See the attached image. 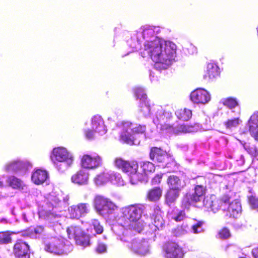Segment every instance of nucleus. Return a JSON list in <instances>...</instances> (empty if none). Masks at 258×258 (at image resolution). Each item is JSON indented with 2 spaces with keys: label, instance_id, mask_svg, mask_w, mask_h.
Instances as JSON below:
<instances>
[{
  "label": "nucleus",
  "instance_id": "1a4fd4ad",
  "mask_svg": "<svg viewBox=\"0 0 258 258\" xmlns=\"http://www.w3.org/2000/svg\"><path fill=\"white\" fill-rule=\"evenodd\" d=\"M93 204L96 212L104 217H108L117 208L110 199L101 195H96L95 197Z\"/></svg>",
  "mask_w": 258,
  "mask_h": 258
},
{
  "label": "nucleus",
  "instance_id": "5fc2aeb1",
  "mask_svg": "<svg viewBox=\"0 0 258 258\" xmlns=\"http://www.w3.org/2000/svg\"><path fill=\"white\" fill-rule=\"evenodd\" d=\"M63 202H62V204L61 205V209L63 207H66L69 204L68 201L69 200V197L68 195H66L65 197H63Z\"/></svg>",
  "mask_w": 258,
  "mask_h": 258
},
{
  "label": "nucleus",
  "instance_id": "6e6d98bb",
  "mask_svg": "<svg viewBox=\"0 0 258 258\" xmlns=\"http://www.w3.org/2000/svg\"><path fill=\"white\" fill-rule=\"evenodd\" d=\"M251 253L254 258H258V247L253 248L251 251Z\"/></svg>",
  "mask_w": 258,
  "mask_h": 258
},
{
  "label": "nucleus",
  "instance_id": "052dcab7",
  "mask_svg": "<svg viewBox=\"0 0 258 258\" xmlns=\"http://www.w3.org/2000/svg\"><path fill=\"white\" fill-rule=\"evenodd\" d=\"M182 228V227L178 228L177 229V230H178V231H180Z\"/></svg>",
  "mask_w": 258,
  "mask_h": 258
},
{
  "label": "nucleus",
  "instance_id": "f03ea898",
  "mask_svg": "<svg viewBox=\"0 0 258 258\" xmlns=\"http://www.w3.org/2000/svg\"><path fill=\"white\" fill-rule=\"evenodd\" d=\"M144 210L142 204L131 205L121 209V216L117 220L121 232L119 235H135L145 230L147 222L142 217Z\"/></svg>",
  "mask_w": 258,
  "mask_h": 258
},
{
  "label": "nucleus",
  "instance_id": "a18cd8bd",
  "mask_svg": "<svg viewBox=\"0 0 258 258\" xmlns=\"http://www.w3.org/2000/svg\"><path fill=\"white\" fill-rule=\"evenodd\" d=\"M230 236V233L229 229L224 228L218 232L219 238L222 239H227Z\"/></svg>",
  "mask_w": 258,
  "mask_h": 258
},
{
  "label": "nucleus",
  "instance_id": "c756f323",
  "mask_svg": "<svg viewBox=\"0 0 258 258\" xmlns=\"http://www.w3.org/2000/svg\"><path fill=\"white\" fill-rule=\"evenodd\" d=\"M167 183L169 188L179 191H181L186 185V183L184 180L173 175L168 177Z\"/></svg>",
  "mask_w": 258,
  "mask_h": 258
},
{
  "label": "nucleus",
  "instance_id": "9b49d317",
  "mask_svg": "<svg viewBox=\"0 0 258 258\" xmlns=\"http://www.w3.org/2000/svg\"><path fill=\"white\" fill-rule=\"evenodd\" d=\"M219 210L227 212V215L230 217L238 218L241 214L242 207L238 200H235L232 202L228 196H224L220 199H218Z\"/></svg>",
  "mask_w": 258,
  "mask_h": 258
},
{
  "label": "nucleus",
  "instance_id": "ea45409f",
  "mask_svg": "<svg viewBox=\"0 0 258 258\" xmlns=\"http://www.w3.org/2000/svg\"><path fill=\"white\" fill-rule=\"evenodd\" d=\"M131 130L133 131L134 137L135 139L137 135L143 134L145 132L146 130V126L145 125L133 122V127Z\"/></svg>",
  "mask_w": 258,
  "mask_h": 258
},
{
  "label": "nucleus",
  "instance_id": "4d7b16f0",
  "mask_svg": "<svg viewBox=\"0 0 258 258\" xmlns=\"http://www.w3.org/2000/svg\"><path fill=\"white\" fill-rule=\"evenodd\" d=\"M245 225L244 224H239V223L238 222H235L234 224V226L237 228V229H239V228H242L243 227H244Z\"/></svg>",
  "mask_w": 258,
  "mask_h": 258
},
{
  "label": "nucleus",
  "instance_id": "e433bc0d",
  "mask_svg": "<svg viewBox=\"0 0 258 258\" xmlns=\"http://www.w3.org/2000/svg\"><path fill=\"white\" fill-rule=\"evenodd\" d=\"M223 105L228 108L230 111H234L236 108H239L238 101L235 98L232 97H229L224 99L222 100Z\"/></svg>",
  "mask_w": 258,
  "mask_h": 258
},
{
  "label": "nucleus",
  "instance_id": "6e6552de",
  "mask_svg": "<svg viewBox=\"0 0 258 258\" xmlns=\"http://www.w3.org/2000/svg\"><path fill=\"white\" fill-rule=\"evenodd\" d=\"M134 235H119L121 241L125 243V246L133 252L141 255H145L149 252L150 245L147 241L137 238L132 239Z\"/></svg>",
  "mask_w": 258,
  "mask_h": 258
},
{
  "label": "nucleus",
  "instance_id": "0eeeda50",
  "mask_svg": "<svg viewBox=\"0 0 258 258\" xmlns=\"http://www.w3.org/2000/svg\"><path fill=\"white\" fill-rule=\"evenodd\" d=\"M134 94L137 100H139V111L146 118L150 117L152 120L155 117L154 108L155 106L160 105L153 104L151 105L147 99V95L144 89L137 87L134 89Z\"/></svg>",
  "mask_w": 258,
  "mask_h": 258
},
{
  "label": "nucleus",
  "instance_id": "7c9ffc66",
  "mask_svg": "<svg viewBox=\"0 0 258 258\" xmlns=\"http://www.w3.org/2000/svg\"><path fill=\"white\" fill-rule=\"evenodd\" d=\"M7 182L13 189H17L24 192L28 191V186L20 179L14 176L9 177Z\"/></svg>",
  "mask_w": 258,
  "mask_h": 258
},
{
  "label": "nucleus",
  "instance_id": "9d476101",
  "mask_svg": "<svg viewBox=\"0 0 258 258\" xmlns=\"http://www.w3.org/2000/svg\"><path fill=\"white\" fill-rule=\"evenodd\" d=\"M44 249L46 251L55 254H67L72 249V245L63 238L51 237L45 241Z\"/></svg>",
  "mask_w": 258,
  "mask_h": 258
},
{
  "label": "nucleus",
  "instance_id": "c03bdc74",
  "mask_svg": "<svg viewBox=\"0 0 258 258\" xmlns=\"http://www.w3.org/2000/svg\"><path fill=\"white\" fill-rule=\"evenodd\" d=\"M92 225L97 234H100L103 231V228L100 225V222L97 220H93L92 221Z\"/></svg>",
  "mask_w": 258,
  "mask_h": 258
},
{
  "label": "nucleus",
  "instance_id": "4468645a",
  "mask_svg": "<svg viewBox=\"0 0 258 258\" xmlns=\"http://www.w3.org/2000/svg\"><path fill=\"white\" fill-rule=\"evenodd\" d=\"M150 157L153 161L162 163L164 168H172L175 166V162L172 157L161 148L157 147L151 148Z\"/></svg>",
  "mask_w": 258,
  "mask_h": 258
},
{
  "label": "nucleus",
  "instance_id": "20e7f679",
  "mask_svg": "<svg viewBox=\"0 0 258 258\" xmlns=\"http://www.w3.org/2000/svg\"><path fill=\"white\" fill-rule=\"evenodd\" d=\"M205 195V187L202 185H197L195 187L194 193L187 194L183 197L182 206L188 209L192 205L206 211L217 213L220 204L218 199L214 195L210 197H206Z\"/></svg>",
  "mask_w": 258,
  "mask_h": 258
},
{
  "label": "nucleus",
  "instance_id": "13d9d810",
  "mask_svg": "<svg viewBox=\"0 0 258 258\" xmlns=\"http://www.w3.org/2000/svg\"><path fill=\"white\" fill-rule=\"evenodd\" d=\"M235 246L234 245H226L225 247V250L226 251H229V249L230 248H235Z\"/></svg>",
  "mask_w": 258,
  "mask_h": 258
},
{
  "label": "nucleus",
  "instance_id": "b1692460",
  "mask_svg": "<svg viewBox=\"0 0 258 258\" xmlns=\"http://www.w3.org/2000/svg\"><path fill=\"white\" fill-rule=\"evenodd\" d=\"M82 229L79 227L73 225L68 227L67 230L69 238L74 240L77 244H86L88 243L87 237H83V241L80 239V234L82 233Z\"/></svg>",
  "mask_w": 258,
  "mask_h": 258
},
{
  "label": "nucleus",
  "instance_id": "37998d69",
  "mask_svg": "<svg viewBox=\"0 0 258 258\" xmlns=\"http://www.w3.org/2000/svg\"><path fill=\"white\" fill-rule=\"evenodd\" d=\"M39 215L40 217H43L44 219H46L47 220L51 221L52 218H54V221L52 222L53 223H58V220L57 215L54 216L53 213H47L46 216L43 214V211H39Z\"/></svg>",
  "mask_w": 258,
  "mask_h": 258
},
{
  "label": "nucleus",
  "instance_id": "c85d7f7f",
  "mask_svg": "<svg viewBox=\"0 0 258 258\" xmlns=\"http://www.w3.org/2000/svg\"><path fill=\"white\" fill-rule=\"evenodd\" d=\"M48 179V173L47 171L42 169H36L31 175L32 181L36 185L43 183Z\"/></svg>",
  "mask_w": 258,
  "mask_h": 258
},
{
  "label": "nucleus",
  "instance_id": "393cba45",
  "mask_svg": "<svg viewBox=\"0 0 258 258\" xmlns=\"http://www.w3.org/2000/svg\"><path fill=\"white\" fill-rule=\"evenodd\" d=\"M89 172L82 168L72 175L71 181L78 185H86L89 183Z\"/></svg>",
  "mask_w": 258,
  "mask_h": 258
},
{
  "label": "nucleus",
  "instance_id": "680f3d73",
  "mask_svg": "<svg viewBox=\"0 0 258 258\" xmlns=\"http://www.w3.org/2000/svg\"><path fill=\"white\" fill-rule=\"evenodd\" d=\"M174 170V169H173V168L170 169V170Z\"/></svg>",
  "mask_w": 258,
  "mask_h": 258
},
{
  "label": "nucleus",
  "instance_id": "8fccbe9b",
  "mask_svg": "<svg viewBox=\"0 0 258 258\" xmlns=\"http://www.w3.org/2000/svg\"><path fill=\"white\" fill-rule=\"evenodd\" d=\"M95 133L96 132L93 129H87L84 131L86 138L89 140L93 139Z\"/></svg>",
  "mask_w": 258,
  "mask_h": 258
},
{
  "label": "nucleus",
  "instance_id": "09e8293b",
  "mask_svg": "<svg viewBox=\"0 0 258 258\" xmlns=\"http://www.w3.org/2000/svg\"><path fill=\"white\" fill-rule=\"evenodd\" d=\"M244 147L249 152V153L254 156H256L257 151L255 147H250L249 145L245 144L244 145Z\"/></svg>",
  "mask_w": 258,
  "mask_h": 258
},
{
  "label": "nucleus",
  "instance_id": "a211bd4d",
  "mask_svg": "<svg viewBox=\"0 0 258 258\" xmlns=\"http://www.w3.org/2000/svg\"><path fill=\"white\" fill-rule=\"evenodd\" d=\"M90 209V206L88 203H81L69 207L68 216L71 219H79L89 213Z\"/></svg>",
  "mask_w": 258,
  "mask_h": 258
},
{
  "label": "nucleus",
  "instance_id": "39448f33",
  "mask_svg": "<svg viewBox=\"0 0 258 258\" xmlns=\"http://www.w3.org/2000/svg\"><path fill=\"white\" fill-rule=\"evenodd\" d=\"M50 158L55 168L60 172L67 170L74 161L73 154L63 147L54 148L51 152Z\"/></svg>",
  "mask_w": 258,
  "mask_h": 258
},
{
  "label": "nucleus",
  "instance_id": "864d4df0",
  "mask_svg": "<svg viewBox=\"0 0 258 258\" xmlns=\"http://www.w3.org/2000/svg\"><path fill=\"white\" fill-rule=\"evenodd\" d=\"M80 239H81L82 241L84 240V238H83V237H85V236L87 237H88V243L86 244H84H84H79V245L84 246V247L88 246L90 243V238H89V235L85 234L83 231H82V233L81 234H80Z\"/></svg>",
  "mask_w": 258,
  "mask_h": 258
},
{
  "label": "nucleus",
  "instance_id": "bf43d9fd",
  "mask_svg": "<svg viewBox=\"0 0 258 258\" xmlns=\"http://www.w3.org/2000/svg\"><path fill=\"white\" fill-rule=\"evenodd\" d=\"M186 232H187V230L184 229L182 230V231L181 232L180 234H184L186 233Z\"/></svg>",
  "mask_w": 258,
  "mask_h": 258
},
{
  "label": "nucleus",
  "instance_id": "ddd939ff",
  "mask_svg": "<svg viewBox=\"0 0 258 258\" xmlns=\"http://www.w3.org/2000/svg\"><path fill=\"white\" fill-rule=\"evenodd\" d=\"M155 169L154 164L149 161L138 163V167L133 173L132 184H136L139 181H147L148 175L154 172Z\"/></svg>",
  "mask_w": 258,
  "mask_h": 258
},
{
  "label": "nucleus",
  "instance_id": "c9c22d12",
  "mask_svg": "<svg viewBox=\"0 0 258 258\" xmlns=\"http://www.w3.org/2000/svg\"><path fill=\"white\" fill-rule=\"evenodd\" d=\"M175 114L179 119L187 121L191 117L192 112L187 108L179 109L175 111Z\"/></svg>",
  "mask_w": 258,
  "mask_h": 258
},
{
  "label": "nucleus",
  "instance_id": "cd10ccee",
  "mask_svg": "<svg viewBox=\"0 0 258 258\" xmlns=\"http://www.w3.org/2000/svg\"><path fill=\"white\" fill-rule=\"evenodd\" d=\"M220 74V68L217 63L211 61L207 64L203 78L205 80H213L219 77Z\"/></svg>",
  "mask_w": 258,
  "mask_h": 258
},
{
  "label": "nucleus",
  "instance_id": "dca6fc26",
  "mask_svg": "<svg viewBox=\"0 0 258 258\" xmlns=\"http://www.w3.org/2000/svg\"><path fill=\"white\" fill-rule=\"evenodd\" d=\"M228 115V118L223 122V125L228 132H232L235 131L242 122L240 118V109L229 111Z\"/></svg>",
  "mask_w": 258,
  "mask_h": 258
},
{
  "label": "nucleus",
  "instance_id": "5701e85b",
  "mask_svg": "<svg viewBox=\"0 0 258 258\" xmlns=\"http://www.w3.org/2000/svg\"><path fill=\"white\" fill-rule=\"evenodd\" d=\"M61 199H62L61 196L56 192L53 191L48 195L45 199L46 206L48 210L49 211L54 209L60 210L62 204Z\"/></svg>",
  "mask_w": 258,
  "mask_h": 258
},
{
  "label": "nucleus",
  "instance_id": "f704fd0d",
  "mask_svg": "<svg viewBox=\"0 0 258 258\" xmlns=\"http://www.w3.org/2000/svg\"><path fill=\"white\" fill-rule=\"evenodd\" d=\"M112 184L117 186H123L124 181L120 173L113 171H109V180Z\"/></svg>",
  "mask_w": 258,
  "mask_h": 258
},
{
  "label": "nucleus",
  "instance_id": "aec40b11",
  "mask_svg": "<svg viewBox=\"0 0 258 258\" xmlns=\"http://www.w3.org/2000/svg\"><path fill=\"white\" fill-rule=\"evenodd\" d=\"M163 251L166 258H183L184 255L182 248L174 242L165 243L163 247Z\"/></svg>",
  "mask_w": 258,
  "mask_h": 258
},
{
  "label": "nucleus",
  "instance_id": "bb28decb",
  "mask_svg": "<svg viewBox=\"0 0 258 258\" xmlns=\"http://www.w3.org/2000/svg\"><path fill=\"white\" fill-rule=\"evenodd\" d=\"M91 127L96 133L102 136L107 132V127L104 120L99 115H94L91 119Z\"/></svg>",
  "mask_w": 258,
  "mask_h": 258
},
{
  "label": "nucleus",
  "instance_id": "4c0bfd02",
  "mask_svg": "<svg viewBox=\"0 0 258 258\" xmlns=\"http://www.w3.org/2000/svg\"><path fill=\"white\" fill-rule=\"evenodd\" d=\"M162 195V190L160 187H156L150 190L148 194V199L151 201H157Z\"/></svg>",
  "mask_w": 258,
  "mask_h": 258
},
{
  "label": "nucleus",
  "instance_id": "58836bf2",
  "mask_svg": "<svg viewBox=\"0 0 258 258\" xmlns=\"http://www.w3.org/2000/svg\"><path fill=\"white\" fill-rule=\"evenodd\" d=\"M44 232V228L41 226H37L35 228H31L28 230V233L29 236L32 238H37L39 237Z\"/></svg>",
  "mask_w": 258,
  "mask_h": 258
},
{
  "label": "nucleus",
  "instance_id": "3c124183",
  "mask_svg": "<svg viewBox=\"0 0 258 258\" xmlns=\"http://www.w3.org/2000/svg\"><path fill=\"white\" fill-rule=\"evenodd\" d=\"M185 217V212L183 211H180L174 217V219L177 222H179L183 220Z\"/></svg>",
  "mask_w": 258,
  "mask_h": 258
},
{
  "label": "nucleus",
  "instance_id": "473e14b6",
  "mask_svg": "<svg viewBox=\"0 0 258 258\" xmlns=\"http://www.w3.org/2000/svg\"><path fill=\"white\" fill-rule=\"evenodd\" d=\"M109 180V171L105 170L97 174L93 178L94 184L97 185H102L106 183Z\"/></svg>",
  "mask_w": 258,
  "mask_h": 258
},
{
  "label": "nucleus",
  "instance_id": "603ef678",
  "mask_svg": "<svg viewBox=\"0 0 258 258\" xmlns=\"http://www.w3.org/2000/svg\"><path fill=\"white\" fill-rule=\"evenodd\" d=\"M162 178V174H157L155 175V176L152 179V183L153 184H157L160 183L161 180Z\"/></svg>",
  "mask_w": 258,
  "mask_h": 258
},
{
  "label": "nucleus",
  "instance_id": "de8ad7c7",
  "mask_svg": "<svg viewBox=\"0 0 258 258\" xmlns=\"http://www.w3.org/2000/svg\"><path fill=\"white\" fill-rule=\"evenodd\" d=\"M96 250L98 253H102L106 252V245L102 242L99 241L96 248Z\"/></svg>",
  "mask_w": 258,
  "mask_h": 258
},
{
  "label": "nucleus",
  "instance_id": "6ab92c4d",
  "mask_svg": "<svg viewBox=\"0 0 258 258\" xmlns=\"http://www.w3.org/2000/svg\"><path fill=\"white\" fill-rule=\"evenodd\" d=\"M145 222H146V227L145 230H147L149 233H152L156 231L157 229L162 228L164 225V221L161 215V212L158 207H156L155 210V215L150 218H145Z\"/></svg>",
  "mask_w": 258,
  "mask_h": 258
},
{
  "label": "nucleus",
  "instance_id": "2eb2a0df",
  "mask_svg": "<svg viewBox=\"0 0 258 258\" xmlns=\"http://www.w3.org/2000/svg\"><path fill=\"white\" fill-rule=\"evenodd\" d=\"M80 159V165L85 170L96 169L102 164V157L96 153H85Z\"/></svg>",
  "mask_w": 258,
  "mask_h": 258
},
{
  "label": "nucleus",
  "instance_id": "423d86ee",
  "mask_svg": "<svg viewBox=\"0 0 258 258\" xmlns=\"http://www.w3.org/2000/svg\"><path fill=\"white\" fill-rule=\"evenodd\" d=\"M163 28L159 26L146 25L140 27L137 31L139 36L141 37L143 42V50L147 46L153 45L155 41H160L162 38L157 36Z\"/></svg>",
  "mask_w": 258,
  "mask_h": 258
},
{
  "label": "nucleus",
  "instance_id": "79ce46f5",
  "mask_svg": "<svg viewBox=\"0 0 258 258\" xmlns=\"http://www.w3.org/2000/svg\"><path fill=\"white\" fill-rule=\"evenodd\" d=\"M204 223L202 221H197L191 227V231L194 234H199L204 232L203 228Z\"/></svg>",
  "mask_w": 258,
  "mask_h": 258
},
{
  "label": "nucleus",
  "instance_id": "2f4dec72",
  "mask_svg": "<svg viewBox=\"0 0 258 258\" xmlns=\"http://www.w3.org/2000/svg\"><path fill=\"white\" fill-rule=\"evenodd\" d=\"M127 45L132 49V51H137L142 48L143 49V42L139 36L137 31L134 33L131 38L127 41Z\"/></svg>",
  "mask_w": 258,
  "mask_h": 258
},
{
  "label": "nucleus",
  "instance_id": "a878e982",
  "mask_svg": "<svg viewBox=\"0 0 258 258\" xmlns=\"http://www.w3.org/2000/svg\"><path fill=\"white\" fill-rule=\"evenodd\" d=\"M250 136L258 141V111H255L250 117L247 124Z\"/></svg>",
  "mask_w": 258,
  "mask_h": 258
},
{
  "label": "nucleus",
  "instance_id": "f257e3e1",
  "mask_svg": "<svg viewBox=\"0 0 258 258\" xmlns=\"http://www.w3.org/2000/svg\"><path fill=\"white\" fill-rule=\"evenodd\" d=\"M147 47L141 52V55L150 57L155 62V68L159 71L169 67L176 56L177 46L170 40L162 39Z\"/></svg>",
  "mask_w": 258,
  "mask_h": 258
},
{
  "label": "nucleus",
  "instance_id": "f8f14e48",
  "mask_svg": "<svg viewBox=\"0 0 258 258\" xmlns=\"http://www.w3.org/2000/svg\"><path fill=\"white\" fill-rule=\"evenodd\" d=\"M32 166V163L27 159H16L6 163L3 169L7 173L25 174Z\"/></svg>",
  "mask_w": 258,
  "mask_h": 258
},
{
  "label": "nucleus",
  "instance_id": "49530a36",
  "mask_svg": "<svg viewBox=\"0 0 258 258\" xmlns=\"http://www.w3.org/2000/svg\"><path fill=\"white\" fill-rule=\"evenodd\" d=\"M249 203L251 209L258 211V200L254 197L251 196L249 198Z\"/></svg>",
  "mask_w": 258,
  "mask_h": 258
},
{
  "label": "nucleus",
  "instance_id": "f3484780",
  "mask_svg": "<svg viewBox=\"0 0 258 258\" xmlns=\"http://www.w3.org/2000/svg\"><path fill=\"white\" fill-rule=\"evenodd\" d=\"M114 164L117 168L121 169L129 176L130 182L132 183L133 173L138 167V162L135 160L126 161L120 157H117L114 159Z\"/></svg>",
  "mask_w": 258,
  "mask_h": 258
},
{
  "label": "nucleus",
  "instance_id": "7ed1b4c3",
  "mask_svg": "<svg viewBox=\"0 0 258 258\" xmlns=\"http://www.w3.org/2000/svg\"><path fill=\"white\" fill-rule=\"evenodd\" d=\"M153 110L155 116L152 121L160 131L170 134H178L197 132L199 130L197 124L188 125L182 124L175 126L172 113L164 109L162 106H155Z\"/></svg>",
  "mask_w": 258,
  "mask_h": 258
},
{
  "label": "nucleus",
  "instance_id": "4be33fe9",
  "mask_svg": "<svg viewBox=\"0 0 258 258\" xmlns=\"http://www.w3.org/2000/svg\"><path fill=\"white\" fill-rule=\"evenodd\" d=\"M133 122L128 121H122L121 124L120 138L125 143L128 144H134V137Z\"/></svg>",
  "mask_w": 258,
  "mask_h": 258
},
{
  "label": "nucleus",
  "instance_id": "72a5a7b5",
  "mask_svg": "<svg viewBox=\"0 0 258 258\" xmlns=\"http://www.w3.org/2000/svg\"><path fill=\"white\" fill-rule=\"evenodd\" d=\"M181 191L169 188L165 195V202L170 206L178 198Z\"/></svg>",
  "mask_w": 258,
  "mask_h": 258
},
{
  "label": "nucleus",
  "instance_id": "412c9836",
  "mask_svg": "<svg viewBox=\"0 0 258 258\" xmlns=\"http://www.w3.org/2000/svg\"><path fill=\"white\" fill-rule=\"evenodd\" d=\"M190 99L194 104L205 105L210 101L211 95L205 89L198 88L190 93Z\"/></svg>",
  "mask_w": 258,
  "mask_h": 258
},
{
  "label": "nucleus",
  "instance_id": "a19ab883",
  "mask_svg": "<svg viewBox=\"0 0 258 258\" xmlns=\"http://www.w3.org/2000/svg\"><path fill=\"white\" fill-rule=\"evenodd\" d=\"M12 242L10 232H0V244H7Z\"/></svg>",
  "mask_w": 258,
  "mask_h": 258
}]
</instances>
